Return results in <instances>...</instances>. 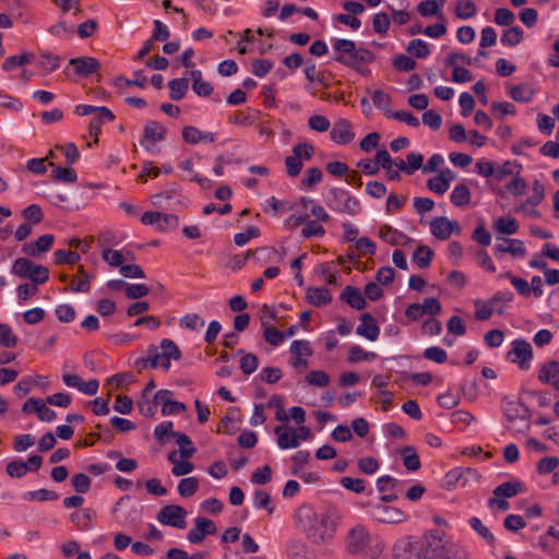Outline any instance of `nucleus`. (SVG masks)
<instances>
[{
    "mask_svg": "<svg viewBox=\"0 0 559 559\" xmlns=\"http://www.w3.org/2000/svg\"><path fill=\"white\" fill-rule=\"evenodd\" d=\"M298 526L307 538L314 544L331 540L335 533V523L326 512H318L310 504H302L296 512Z\"/></svg>",
    "mask_w": 559,
    "mask_h": 559,
    "instance_id": "1",
    "label": "nucleus"
},
{
    "mask_svg": "<svg viewBox=\"0 0 559 559\" xmlns=\"http://www.w3.org/2000/svg\"><path fill=\"white\" fill-rule=\"evenodd\" d=\"M333 60L350 69H358L359 64H369L376 60V56L369 49L356 47L350 39H336L333 44Z\"/></svg>",
    "mask_w": 559,
    "mask_h": 559,
    "instance_id": "2",
    "label": "nucleus"
},
{
    "mask_svg": "<svg viewBox=\"0 0 559 559\" xmlns=\"http://www.w3.org/2000/svg\"><path fill=\"white\" fill-rule=\"evenodd\" d=\"M347 548L352 554L376 559L382 554L384 543L378 535L369 534L365 527L356 526L348 533Z\"/></svg>",
    "mask_w": 559,
    "mask_h": 559,
    "instance_id": "3",
    "label": "nucleus"
},
{
    "mask_svg": "<svg viewBox=\"0 0 559 559\" xmlns=\"http://www.w3.org/2000/svg\"><path fill=\"white\" fill-rule=\"evenodd\" d=\"M501 406L509 430L523 433L530 429L531 413L520 400L503 399Z\"/></svg>",
    "mask_w": 559,
    "mask_h": 559,
    "instance_id": "4",
    "label": "nucleus"
},
{
    "mask_svg": "<svg viewBox=\"0 0 559 559\" xmlns=\"http://www.w3.org/2000/svg\"><path fill=\"white\" fill-rule=\"evenodd\" d=\"M324 202L331 210L349 216H355L361 211L358 199L340 188L329 189L324 194Z\"/></svg>",
    "mask_w": 559,
    "mask_h": 559,
    "instance_id": "5",
    "label": "nucleus"
},
{
    "mask_svg": "<svg viewBox=\"0 0 559 559\" xmlns=\"http://www.w3.org/2000/svg\"><path fill=\"white\" fill-rule=\"evenodd\" d=\"M450 539L439 530H430L425 533L420 544V559H442Z\"/></svg>",
    "mask_w": 559,
    "mask_h": 559,
    "instance_id": "6",
    "label": "nucleus"
},
{
    "mask_svg": "<svg viewBox=\"0 0 559 559\" xmlns=\"http://www.w3.org/2000/svg\"><path fill=\"white\" fill-rule=\"evenodd\" d=\"M147 350L151 356V368L162 367L168 370L170 368V360H178L181 357L179 347L169 338H164L158 346H148Z\"/></svg>",
    "mask_w": 559,
    "mask_h": 559,
    "instance_id": "7",
    "label": "nucleus"
},
{
    "mask_svg": "<svg viewBox=\"0 0 559 559\" xmlns=\"http://www.w3.org/2000/svg\"><path fill=\"white\" fill-rule=\"evenodd\" d=\"M314 155V146L310 143H300L293 147V154L285 159L288 176L297 177L302 167L304 160H310Z\"/></svg>",
    "mask_w": 559,
    "mask_h": 559,
    "instance_id": "8",
    "label": "nucleus"
},
{
    "mask_svg": "<svg viewBox=\"0 0 559 559\" xmlns=\"http://www.w3.org/2000/svg\"><path fill=\"white\" fill-rule=\"evenodd\" d=\"M187 511L178 504H168L163 507L157 513V521L163 525L185 528L187 526Z\"/></svg>",
    "mask_w": 559,
    "mask_h": 559,
    "instance_id": "9",
    "label": "nucleus"
},
{
    "mask_svg": "<svg viewBox=\"0 0 559 559\" xmlns=\"http://www.w3.org/2000/svg\"><path fill=\"white\" fill-rule=\"evenodd\" d=\"M216 533L215 523L203 516H198L194 520V526L190 528L187 534V539L191 544H200L204 540L207 535H214Z\"/></svg>",
    "mask_w": 559,
    "mask_h": 559,
    "instance_id": "10",
    "label": "nucleus"
},
{
    "mask_svg": "<svg viewBox=\"0 0 559 559\" xmlns=\"http://www.w3.org/2000/svg\"><path fill=\"white\" fill-rule=\"evenodd\" d=\"M393 555L396 559H420L419 540L409 536L399 539L394 544Z\"/></svg>",
    "mask_w": 559,
    "mask_h": 559,
    "instance_id": "11",
    "label": "nucleus"
},
{
    "mask_svg": "<svg viewBox=\"0 0 559 559\" xmlns=\"http://www.w3.org/2000/svg\"><path fill=\"white\" fill-rule=\"evenodd\" d=\"M290 365L298 369V368H307L308 357L312 355V350L310 347L309 342L305 340H296L290 344Z\"/></svg>",
    "mask_w": 559,
    "mask_h": 559,
    "instance_id": "12",
    "label": "nucleus"
},
{
    "mask_svg": "<svg viewBox=\"0 0 559 559\" xmlns=\"http://www.w3.org/2000/svg\"><path fill=\"white\" fill-rule=\"evenodd\" d=\"M514 355L513 362H518L522 370H526L530 367V360L533 358V349L531 344L525 340H515L512 342V349L508 356Z\"/></svg>",
    "mask_w": 559,
    "mask_h": 559,
    "instance_id": "13",
    "label": "nucleus"
},
{
    "mask_svg": "<svg viewBox=\"0 0 559 559\" xmlns=\"http://www.w3.org/2000/svg\"><path fill=\"white\" fill-rule=\"evenodd\" d=\"M373 518L381 523L396 524L405 521L407 515L395 507L378 504L373 508Z\"/></svg>",
    "mask_w": 559,
    "mask_h": 559,
    "instance_id": "14",
    "label": "nucleus"
},
{
    "mask_svg": "<svg viewBox=\"0 0 559 559\" xmlns=\"http://www.w3.org/2000/svg\"><path fill=\"white\" fill-rule=\"evenodd\" d=\"M430 227L431 234L441 240L448 239L453 233H461V227L457 222L450 221L443 216L433 219L430 224Z\"/></svg>",
    "mask_w": 559,
    "mask_h": 559,
    "instance_id": "15",
    "label": "nucleus"
},
{
    "mask_svg": "<svg viewBox=\"0 0 559 559\" xmlns=\"http://www.w3.org/2000/svg\"><path fill=\"white\" fill-rule=\"evenodd\" d=\"M331 140L337 144L345 145L350 143L354 138L355 133L352 129V123L341 118L333 124L331 132H330Z\"/></svg>",
    "mask_w": 559,
    "mask_h": 559,
    "instance_id": "16",
    "label": "nucleus"
},
{
    "mask_svg": "<svg viewBox=\"0 0 559 559\" xmlns=\"http://www.w3.org/2000/svg\"><path fill=\"white\" fill-rule=\"evenodd\" d=\"M69 66H72L75 74L81 78H88L100 68L99 61L94 57L72 58L69 61Z\"/></svg>",
    "mask_w": 559,
    "mask_h": 559,
    "instance_id": "17",
    "label": "nucleus"
},
{
    "mask_svg": "<svg viewBox=\"0 0 559 559\" xmlns=\"http://www.w3.org/2000/svg\"><path fill=\"white\" fill-rule=\"evenodd\" d=\"M497 239H501V243H496L493 247L495 254L497 253H509L512 257H524L526 254V248L522 240L515 238H503L496 236Z\"/></svg>",
    "mask_w": 559,
    "mask_h": 559,
    "instance_id": "18",
    "label": "nucleus"
},
{
    "mask_svg": "<svg viewBox=\"0 0 559 559\" xmlns=\"http://www.w3.org/2000/svg\"><path fill=\"white\" fill-rule=\"evenodd\" d=\"M359 320L360 324L357 326L356 333L369 341H376L380 334L376 319L369 312H365L360 314Z\"/></svg>",
    "mask_w": 559,
    "mask_h": 559,
    "instance_id": "19",
    "label": "nucleus"
},
{
    "mask_svg": "<svg viewBox=\"0 0 559 559\" xmlns=\"http://www.w3.org/2000/svg\"><path fill=\"white\" fill-rule=\"evenodd\" d=\"M274 432L277 436V444L281 449H295L299 445V436L294 428L277 426Z\"/></svg>",
    "mask_w": 559,
    "mask_h": 559,
    "instance_id": "20",
    "label": "nucleus"
},
{
    "mask_svg": "<svg viewBox=\"0 0 559 559\" xmlns=\"http://www.w3.org/2000/svg\"><path fill=\"white\" fill-rule=\"evenodd\" d=\"M55 241V236L45 234L40 236L34 243H24L22 251L29 257H38L51 249Z\"/></svg>",
    "mask_w": 559,
    "mask_h": 559,
    "instance_id": "21",
    "label": "nucleus"
},
{
    "mask_svg": "<svg viewBox=\"0 0 559 559\" xmlns=\"http://www.w3.org/2000/svg\"><path fill=\"white\" fill-rule=\"evenodd\" d=\"M165 138L166 129L159 122L152 120L144 126L143 139L140 143L148 151L150 147L145 144L146 142L154 144L157 141H163Z\"/></svg>",
    "mask_w": 559,
    "mask_h": 559,
    "instance_id": "22",
    "label": "nucleus"
},
{
    "mask_svg": "<svg viewBox=\"0 0 559 559\" xmlns=\"http://www.w3.org/2000/svg\"><path fill=\"white\" fill-rule=\"evenodd\" d=\"M182 139L185 142L195 145L200 142L213 143L216 140V134L212 132H204L200 129L187 126L182 129Z\"/></svg>",
    "mask_w": 559,
    "mask_h": 559,
    "instance_id": "23",
    "label": "nucleus"
},
{
    "mask_svg": "<svg viewBox=\"0 0 559 559\" xmlns=\"http://www.w3.org/2000/svg\"><path fill=\"white\" fill-rule=\"evenodd\" d=\"M340 299L356 310H362L367 301L357 287L347 285L340 295Z\"/></svg>",
    "mask_w": 559,
    "mask_h": 559,
    "instance_id": "24",
    "label": "nucleus"
},
{
    "mask_svg": "<svg viewBox=\"0 0 559 559\" xmlns=\"http://www.w3.org/2000/svg\"><path fill=\"white\" fill-rule=\"evenodd\" d=\"M112 120H115V115L112 114V111L109 108L102 106L99 109V114L96 115L88 124L90 134L94 136L95 142H98V135L100 134L102 126L106 121Z\"/></svg>",
    "mask_w": 559,
    "mask_h": 559,
    "instance_id": "25",
    "label": "nucleus"
},
{
    "mask_svg": "<svg viewBox=\"0 0 559 559\" xmlns=\"http://www.w3.org/2000/svg\"><path fill=\"white\" fill-rule=\"evenodd\" d=\"M559 378V361L550 360L545 364L538 374L540 382L551 384L556 389V382Z\"/></svg>",
    "mask_w": 559,
    "mask_h": 559,
    "instance_id": "26",
    "label": "nucleus"
},
{
    "mask_svg": "<svg viewBox=\"0 0 559 559\" xmlns=\"http://www.w3.org/2000/svg\"><path fill=\"white\" fill-rule=\"evenodd\" d=\"M306 298L309 304L320 307L331 302L332 295L326 288L309 287Z\"/></svg>",
    "mask_w": 559,
    "mask_h": 559,
    "instance_id": "27",
    "label": "nucleus"
},
{
    "mask_svg": "<svg viewBox=\"0 0 559 559\" xmlns=\"http://www.w3.org/2000/svg\"><path fill=\"white\" fill-rule=\"evenodd\" d=\"M445 0H424L418 3L417 11L421 16L437 15L443 20L440 9L444 5Z\"/></svg>",
    "mask_w": 559,
    "mask_h": 559,
    "instance_id": "28",
    "label": "nucleus"
},
{
    "mask_svg": "<svg viewBox=\"0 0 559 559\" xmlns=\"http://www.w3.org/2000/svg\"><path fill=\"white\" fill-rule=\"evenodd\" d=\"M519 222L513 217H499L492 224V228L496 233L502 235H513L519 230Z\"/></svg>",
    "mask_w": 559,
    "mask_h": 559,
    "instance_id": "29",
    "label": "nucleus"
},
{
    "mask_svg": "<svg viewBox=\"0 0 559 559\" xmlns=\"http://www.w3.org/2000/svg\"><path fill=\"white\" fill-rule=\"evenodd\" d=\"M451 202L459 207L465 206L471 202V191L465 183H459L454 187L450 195Z\"/></svg>",
    "mask_w": 559,
    "mask_h": 559,
    "instance_id": "30",
    "label": "nucleus"
},
{
    "mask_svg": "<svg viewBox=\"0 0 559 559\" xmlns=\"http://www.w3.org/2000/svg\"><path fill=\"white\" fill-rule=\"evenodd\" d=\"M379 236L383 241L393 246L401 245L403 240L407 239V236L404 233L399 231L389 225H384L380 228Z\"/></svg>",
    "mask_w": 559,
    "mask_h": 559,
    "instance_id": "31",
    "label": "nucleus"
},
{
    "mask_svg": "<svg viewBox=\"0 0 559 559\" xmlns=\"http://www.w3.org/2000/svg\"><path fill=\"white\" fill-rule=\"evenodd\" d=\"M169 87V97L173 100H180L182 99L189 88V81L188 79H174L168 82Z\"/></svg>",
    "mask_w": 559,
    "mask_h": 559,
    "instance_id": "32",
    "label": "nucleus"
},
{
    "mask_svg": "<svg viewBox=\"0 0 559 559\" xmlns=\"http://www.w3.org/2000/svg\"><path fill=\"white\" fill-rule=\"evenodd\" d=\"M523 29L519 25L510 26L503 31L501 44L508 47H514L523 40Z\"/></svg>",
    "mask_w": 559,
    "mask_h": 559,
    "instance_id": "33",
    "label": "nucleus"
},
{
    "mask_svg": "<svg viewBox=\"0 0 559 559\" xmlns=\"http://www.w3.org/2000/svg\"><path fill=\"white\" fill-rule=\"evenodd\" d=\"M509 95L515 102L527 103L533 98L534 90L530 84H519L510 88Z\"/></svg>",
    "mask_w": 559,
    "mask_h": 559,
    "instance_id": "34",
    "label": "nucleus"
},
{
    "mask_svg": "<svg viewBox=\"0 0 559 559\" xmlns=\"http://www.w3.org/2000/svg\"><path fill=\"white\" fill-rule=\"evenodd\" d=\"M522 484L519 480L506 481L497 486L492 493L496 497L512 498L521 490Z\"/></svg>",
    "mask_w": 559,
    "mask_h": 559,
    "instance_id": "35",
    "label": "nucleus"
},
{
    "mask_svg": "<svg viewBox=\"0 0 559 559\" xmlns=\"http://www.w3.org/2000/svg\"><path fill=\"white\" fill-rule=\"evenodd\" d=\"M469 526L481 537L486 540V543L490 546H493L496 544V538L493 534L490 532V530L484 525L481 520L477 516H473L468 521Z\"/></svg>",
    "mask_w": 559,
    "mask_h": 559,
    "instance_id": "36",
    "label": "nucleus"
},
{
    "mask_svg": "<svg viewBox=\"0 0 559 559\" xmlns=\"http://www.w3.org/2000/svg\"><path fill=\"white\" fill-rule=\"evenodd\" d=\"M49 165L53 167L51 171V177L53 180L71 183L78 179L76 171L73 168L55 166L53 163H50Z\"/></svg>",
    "mask_w": 559,
    "mask_h": 559,
    "instance_id": "37",
    "label": "nucleus"
},
{
    "mask_svg": "<svg viewBox=\"0 0 559 559\" xmlns=\"http://www.w3.org/2000/svg\"><path fill=\"white\" fill-rule=\"evenodd\" d=\"M305 226L301 228L300 236L305 239L311 237H323L325 235V228L322 224L314 219H307Z\"/></svg>",
    "mask_w": 559,
    "mask_h": 559,
    "instance_id": "38",
    "label": "nucleus"
},
{
    "mask_svg": "<svg viewBox=\"0 0 559 559\" xmlns=\"http://www.w3.org/2000/svg\"><path fill=\"white\" fill-rule=\"evenodd\" d=\"M403 463L406 469L415 472L420 468L419 456L413 447H405L402 452Z\"/></svg>",
    "mask_w": 559,
    "mask_h": 559,
    "instance_id": "39",
    "label": "nucleus"
},
{
    "mask_svg": "<svg viewBox=\"0 0 559 559\" xmlns=\"http://www.w3.org/2000/svg\"><path fill=\"white\" fill-rule=\"evenodd\" d=\"M433 251L428 246H419L413 254L414 262L420 267L426 269L430 265Z\"/></svg>",
    "mask_w": 559,
    "mask_h": 559,
    "instance_id": "40",
    "label": "nucleus"
},
{
    "mask_svg": "<svg viewBox=\"0 0 559 559\" xmlns=\"http://www.w3.org/2000/svg\"><path fill=\"white\" fill-rule=\"evenodd\" d=\"M174 438L176 439V443L180 447L181 457L190 459L195 452L191 439L182 432L174 433Z\"/></svg>",
    "mask_w": 559,
    "mask_h": 559,
    "instance_id": "41",
    "label": "nucleus"
},
{
    "mask_svg": "<svg viewBox=\"0 0 559 559\" xmlns=\"http://www.w3.org/2000/svg\"><path fill=\"white\" fill-rule=\"evenodd\" d=\"M407 52L412 56L424 59L430 55V48L426 41L423 39H413L408 43L406 47Z\"/></svg>",
    "mask_w": 559,
    "mask_h": 559,
    "instance_id": "42",
    "label": "nucleus"
},
{
    "mask_svg": "<svg viewBox=\"0 0 559 559\" xmlns=\"http://www.w3.org/2000/svg\"><path fill=\"white\" fill-rule=\"evenodd\" d=\"M33 59H34V55L31 52H23L22 55H19V56H11L4 60V62L2 63V69L4 71H10V70L14 69L15 67H21V66L32 62Z\"/></svg>",
    "mask_w": 559,
    "mask_h": 559,
    "instance_id": "43",
    "label": "nucleus"
},
{
    "mask_svg": "<svg viewBox=\"0 0 559 559\" xmlns=\"http://www.w3.org/2000/svg\"><path fill=\"white\" fill-rule=\"evenodd\" d=\"M475 307H476V319L477 320H480V321H485V320H488L493 311L498 312V313H503V308H495L493 306H491L490 301L488 302H483L480 300H476L475 301Z\"/></svg>",
    "mask_w": 559,
    "mask_h": 559,
    "instance_id": "44",
    "label": "nucleus"
},
{
    "mask_svg": "<svg viewBox=\"0 0 559 559\" xmlns=\"http://www.w3.org/2000/svg\"><path fill=\"white\" fill-rule=\"evenodd\" d=\"M0 344L5 348H13L17 344L16 335L7 323H0Z\"/></svg>",
    "mask_w": 559,
    "mask_h": 559,
    "instance_id": "45",
    "label": "nucleus"
},
{
    "mask_svg": "<svg viewBox=\"0 0 559 559\" xmlns=\"http://www.w3.org/2000/svg\"><path fill=\"white\" fill-rule=\"evenodd\" d=\"M33 262L26 258H17L12 265V273L19 277L27 278L31 276Z\"/></svg>",
    "mask_w": 559,
    "mask_h": 559,
    "instance_id": "46",
    "label": "nucleus"
},
{
    "mask_svg": "<svg viewBox=\"0 0 559 559\" xmlns=\"http://www.w3.org/2000/svg\"><path fill=\"white\" fill-rule=\"evenodd\" d=\"M199 489V480L195 477L182 478L178 484V492L182 497H191Z\"/></svg>",
    "mask_w": 559,
    "mask_h": 559,
    "instance_id": "47",
    "label": "nucleus"
},
{
    "mask_svg": "<svg viewBox=\"0 0 559 559\" xmlns=\"http://www.w3.org/2000/svg\"><path fill=\"white\" fill-rule=\"evenodd\" d=\"M60 57L51 53H41L37 61V66L46 71L52 72L60 67Z\"/></svg>",
    "mask_w": 559,
    "mask_h": 559,
    "instance_id": "48",
    "label": "nucleus"
},
{
    "mask_svg": "<svg viewBox=\"0 0 559 559\" xmlns=\"http://www.w3.org/2000/svg\"><path fill=\"white\" fill-rule=\"evenodd\" d=\"M53 258L56 264H75L80 261L81 255L75 251L56 250Z\"/></svg>",
    "mask_w": 559,
    "mask_h": 559,
    "instance_id": "49",
    "label": "nucleus"
},
{
    "mask_svg": "<svg viewBox=\"0 0 559 559\" xmlns=\"http://www.w3.org/2000/svg\"><path fill=\"white\" fill-rule=\"evenodd\" d=\"M254 507L257 509H265L269 514L274 512V506L271 503V497L263 490H255L253 495Z\"/></svg>",
    "mask_w": 559,
    "mask_h": 559,
    "instance_id": "50",
    "label": "nucleus"
},
{
    "mask_svg": "<svg viewBox=\"0 0 559 559\" xmlns=\"http://www.w3.org/2000/svg\"><path fill=\"white\" fill-rule=\"evenodd\" d=\"M493 21L500 26H513L515 21L514 13L507 8H499L495 11Z\"/></svg>",
    "mask_w": 559,
    "mask_h": 559,
    "instance_id": "51",
    "label": "nucleus"
},
{
    "mask_svg": "<svg viewBox=\"0 0 559 559\" xmlns=\"http://www.w3.org/2000/svg\"><path fill=\"white\" fill-rule=\"evenodd\" d=\"M476 13V5L471 0H460L457 2L455 14L457 17L466 20L474 16Z\"/></svg>",
    "mask_w": 559,
    "mask_h": 559,
    "instance_id": "52",
    "label": "nucleus"
},
{
    "mask_svg": "<svg viewBox=\"0 0 559 559\" xmlns=\"http://www.w3.org/2000/svg\"><path fill=\"white\" fill-rule=\"evenodd\" d=\"M390 17L386 13L380 12L373 16L372 27L373 31L379 35H385L390 27Z\"/></svg>",
    "mask_w": 559,
    "mask_h": 559,
    "instance_id": "53",
    "label": "nucleus"
},
{
    "mask_svg": "<svg viewBox=\"0 0 559 559\" xmlns=\"http://www.w3.org/2000/svg\"><path fill=\"white\" fill-rule=\"evenodd\" d=\"M306 381L311 385L322 388L330 383V377L322 370H311L307 373Z\"/></svg>",
    "mask_w": 559,
    "mask_h": 559,
    "instance_id": "54",
    "label": "nucleus"
},
{
    "mask_svg": "<svg viewBox=\"0 0 559 559\" xmlns=\"http://www.w3.org/2000/svg\"><path fill=\"white\" fill-rule=\"evenodd\" d=\"M263 336L269 344L278 346L283 343L285 334L278 329L267 324L264 326Z\"/></svg>",
    "mask_w": 559,
    "mask_h": 559,
    "instance_id": "55",
    "label": "nucleus"
},
{
    "mask_svg": "<svg viewBox=\"0 0 559 559\" xmlns=\"http://www.w3.org/2000/svg\"><path fill=\"white\" fill-rule=\"evenodd\" d=\"M179 226V217L175 214H165L162 213V218L159 219L157 230L158 231H169L175 230Z\"/></svg>",
    "mask_w": 559,
    "mask_h": 559,
    "instance_id": "56",
    "label": "nucleus"
},
{
    "mask_svg": "<svg viewBox=\"0 0 559 559\" xmlns=\"http://www.w3.org/2000/svg\"><path fill=\"white\" fill-rule=\"evenodd\" d=\"M180 325L197 331L205 325V321L197 313H189L180 319Z\"/></svg>",
    "mask_w": 559,
    "mask_h": 559,
    "instance_id": "57",
    "label": "nucleus"
},
{
    "mask_svg": "<svg viewBox=\"0 0 559 559\" xmlns=\"http://www.w3.org/2000/svg\"><path fill=\"white\" fill-rule=\"evenodd\" d=\"M371 98L373 105L380 109L385 111V115L388 116V112H391L388 108L391 104V97L389 94L384 93L383 91H374L371 93Z\"/></svg>",
    "mask_w": 559,
    "mask_h": 559,
    "instance_id": "58",
    "label": "nucleus"
},
{
    "mask_svg": "<svg viewBox=\"0 0 559 559\" xmlns=\"http://www.w3.org/2000/svg\"><path fill=\"white\" fill-rule=\"evenodd\" d=\"M71 483H72V486L75 489V491H78L80 493L87 492L90 490L91 484H92L91 478L86 474H83V473L73 475L71 478Z\"/></svg>",
    "mask_w": 559,
    "mask_h": 559,
    "instance_id": "59",
    "label": "nucleus"
},
{
    "mask_svg": "<svg viewBox=\"0 0 559 559\" xmlns=\"http://www.w3.org/2000/svg\"><path fill=\"white\" fill-rule=\"evenodd\" d=\"M423 355L426 359L438 362V364H443L448 359L447 352L443 348L438 347V346H431V347L426 348L424 350Z\"/></svg>",
    "mask_w": 559,
    "mask_h": 559,
    "instance_id": "60",
    "label": "nucleus"
},
{
    "mask_svg": "<svg viewBox=\"0 0 559 559\" xmlns=\"http://www.w3.org/2000/svg\"><path fill=\"white\" fill-rule=\"evenodd\" d=\"M392 64L397 71L409 72L416 68L417 63L408 56L399 55L393 59Z\"/></svg>",
    "mask_w": 559,
    "mask_h": 559,
    "instance_id": "61",
    "label": "nucleus"
},
{
    "mask_svg": "<svg viewBox=\"0 0 559 559\" xmlns=\"http://www.w3.org/2000/svg\"><path fill=\"white\" fill-rule=\"evenodd\" d=\"M7 473L11 477L21 478L27 473V463L14 460L7 464Z\"/></svg>",
    "mask_w": 559,
    "mask_h": 559,
    "instance_id": "62",
    "label": "nucleus"
},
{
    "mask_svg": "<svg viewBox=\"0 0 559 559\" xmlns=\"http://www.w3.org/2000/svg\"><path fill=\"white\" fill-rule=\"evenodd\" d=\"M258 357L254 354H243L240 359V369L245 374L253 373L258 368Z\"/></svg>",
    "mask_w": 559,
    "mask_h": 559,
    "instance_id": "63",
    "label": "nucleus"
},
{
    "mask_svg": "<svg viewBox=\"0 0 559 559\" xmlns=\"http://www.w3.org/2000/svg\"><path fill=\"white\" fill-rule=\"evenodd\" d=\"M442 559H468L466 549L450 542Z\"/></svg>",
    "mask_w": 559,
    "mask_h": 559,
    "instance_id": "64",
    "label": "nucleus"
}]
</instances>
